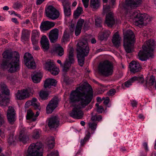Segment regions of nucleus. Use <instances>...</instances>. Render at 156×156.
I'll return each mask as SVG.
<instances>
[{
    "label": "nucleus",
    "instance_id": "69168bd1",
    "mask_svg": "<svg viewBox=\"0 0 156 156\" xmlns=\"http://www.w3.org/2000/svg\"><path fill=\"white\" fill-rule=\"evenodd\" d=\"M25 105L27 106L32 105L31 101H29L27 102L26 103Z\"/></svg>",
    "mask_w": 156,
    "mask_h": 156
},
{
    "label": "nucleus",
    "instance_id": "e2e57ef3",
    "mask_svg": "<svg viewBox=\"0 0 156 156\" xmlns=\"http://www.w3.org/2000/svg\"><path fill=\"white\" fill-rule=\"evenodd\" d=\"M44 0H37L36 4L37 5H40L41 4Z\"/></svg>",
    "mask_w": 156,
    "mask_h": 156
},
{
    "label": "nucleus",
    "instance_id": "c756f323",
    "mask_svg": "<svg viewBox=\"0 0 156 156\" xmlns=\"http://www.w3.org/2000/svg\"><path fill=\"white\" fill-rule=\"evenodd\" d=\"M54 51L60 56H62L64 54L63 49L59 44H57L55 45Z\"/></svg>",
    "mask_w": 156,
    "mask_h": 156
},
{
    "label": "nucleus",
    "instance_id": "412c9836",
    "mask_svg": "<svg viewBox=\"0 0 156 156\" xmlns=\"http://www.w3.org/2000/svg\"><path fill=\"white\" fill-rule=\"evenodd\" d=\"M105 23L108 26L111 27L115 23V20L113 17V14L110 12L107 14L106 17Z\"/></svg>",
    "mask_w": 156,
    "mask_h": 156
},
{
    "label": "nucleus",
    "instance_id": "a18cd8bd",
    "mask_svg": "<svg viewBox=\"0 0 156 156\" xmlns=\"http://www.w3.org/2000/svg\"><path fill=\"white\" fill-rule=\"evenodd\" d=\"M83 11L82 8L80 7H78L74 11V14L75 16H78L82 13Z\"/></svg>",
    "mask_w": 156,
    "mask_h": 156
},
{
    "label": "nucleus",
    "instance_id": "b1692460",
    "mask_svg": "<svg viewBox=\"0 0 156 156\" xmlns=\"http://www.w3.org/2000/svg\"><path fill=\"white\" fill-rule=\"evenodd\" d=\"M155 82V77L151 75L149 77H147L146 78L145 81L143 82L144 83V86L146 87H149L153 85Z\"/></svg>",
    "mask_w": 156,
    "mask_h": 156
},
{
    "label": "nucleus",
    "instance_id": "aec40b11",
    "mask_svg": "<svg viewBox=\"0 0 156 156\" xmlns=\"http://www.w3.org/2000/svg\"><path fill=\"white\" fill-rule=\"evenodd\" d=\"M59 120L57 116L51 117L49 120L48 126L50 128L57 127L59 125Z\"/></svg>",
    "mask_w": 156,
    "mask_h": 156
},
{
    "label": "nucleus",
    "instance_id": "f03ea898",
    "mask_svg": "<svg viewBox=\"0 0 156 156\" xmlns=\"http://www.w3.org/2000/svg\"><path fill=\"white\" fill-rule=\"evenodd\" d=\"M4 58L11 60L8 64L6 61H3L1 66L3 69L9 68V72L12 73L19 69L20 55L18 53L15 51H5L2 54Z\"/></svg>",
    "mask_w": 156,
    "mask_h": 156
},
{
    "label": "nucleus",
    "instance_id": "bf43d9fd",
    "mask_svg": "<svg viewBox=\"0 0 156 156\" xmlns=\"http://www.w3.org/2000/svg\"><path fill=\"white\" fill-rule=\"evenodd\" d=\"M137 104V102L135 100H133L131 102V105L133 107H136Z\"/></svg>",
    "mask_w": 156,
    "mask_h": 156
},
{
    "label": "nucleus",
    "instance_id": "79ce46f5",
    "mask_svg": "<svg viewBox=\"0 0 156 156\" xmlns=\"http://www.w3.org/2000/svg\"><path fill=\"white\" fill-rule=\"evenodd\" d=\"M48 93L46 91L41 90L40 93V97L43 99H46L48 95Z\"/></svg>",
    "mask_w": 156,
    "mask_h": 156
},
{
    "label": "nucleus",
    "instance_id": "1a4fd4ad",
    "mask_svg": "<svg viewBox=\"0 0 156 156\" xmlns=\"http://www.w3.org/2000/svg\"><path fill=\"white\" fill-rule=\"evenodd\" d=\"M9 90L6 84L3 83L0 84V104L4 105L8 100L4 96L5 95H8L9 94Z\"/></svg>",
    "mask_w": 156,
    "mask_h": 156
},
{
    "label": "nucleus",
    "instance_id": "6e6552de",
    "mask_svg": "<svg viewBox=\"0 0 156 156\" xmlns=\"http://www.w3.org/2000/svg\"><path fill=\"white\" fill-rule=\"evenodd\" d=\"M42 146L40 142L31 144L29 147L26 156H42Z\"/></svg>",
    "mask_w": 156,
    "mask_h": 156
},
{
    "label": "nucleus",
    "instance_id": "603ef678",
    "mask_svg": "<svg viewBox=\"0 0 156 156\" xmlns=\"http://www.w3.org/2000/svg\"><path fill=\"white\" fill-rule=\"evenodd\" d=\"M115 93V90L114 89L110 90L107 93V95L108 96H112L114 95Z\"/></svg>",
    "mask_w": 156,
    "mask_h": 156
},
{
    "label": "nucleus",
    "instance_id": "4be33fe9",
    "mask_svg": "<svg viewBox=\"0 0 156 156\" xmlns=\"http://www.w3.org/2000/svg\"><path fill=\"white\" fill-rule=\"evenodd\" d=\"M18 138L20 141L23 143H26L28 140V137L27 135V131L24 128H23L20 131Z\"/></svg>",
    "mask_w": 156,
    "mask_h": 156
},
{
    "label": "nucleus",
    "instance_id": "f3484780",
    "mask_svg": "<svg viewBox=\"0 0 156 156\" xmlns=\"http://www.w3.org/2000/svg\"><path fill=\"white\" fill-rule=\"evenodd\" d=\"M55 25V23L54 22L46 21L41 23L40 28L41 31H46L50 29Z\"/></svg>",
    "mask_w": 156,
    "mask_h": 156
},
{
    "label": "nucleus",
    "instance_id": "6e6d98bb",
    "mask_svg": "<svg viewBox=\"0 0 156 156\" xmlns=\"http://www.w3.org/2000/svg\"><path fill=\"white\" fill-rule=\"evenodd\" d=\"M102 100H104V104L105 105H107L108 104L109 101V98L108 97H107L106 98H103Z\"/></svg>",
    "mask_w": 156,
    "mask_h": 156
},
{
    "label": "nucleus",
    "instance_id": "6ab92c4d",
    "mask_svg": "<svg viewBox=\"0 0 156 156\" xmlns=\"http://www.w3.org/2000/svg\"><path fill=\"white\" fill-rule=\"evenodd\" d=\"M142 2V0H126V4L131 8H135L139 6Z\"/></svg>",
    "mask_w": 156,
    "mask_h": 156
},
{
    "label": "nucleus",
    "instance_id": "864d4df0",
    "mask_svg": "<svg viewBox=\"0 0 156 156\" xmlns=\"http://www.w3.org/2000/svg\"><path fill=\"white\" fill-rule=\"evenodd\" d=\"M89 0H82L84 6L85 8H87L88 5Z\"/></svg>",
    "mask_w": 156,
    "mask_h": 156
},
{
    "label": "nucleus",
    "instance_id": "09e8293b",
    "mask_svg": "<svg viewBox=\"0 0 156 156\" xmlns=\"http://www.w3.org/2000/svg\"><path fill=\"white\" fill-rule=\"evenodd\" d=\"M90 138L89 135L86 136L83 139H82L80 141V144L81 146L83 145L85 143V142L88 140Z\"/></svg>",
    "mask_w": 156,
    "mask_h": 156
},
{
    "label": "nucleus",
    "instance_id": "ea45409f",
    "mask_svg": "<svg viewBox=\"0 0 156 156\" xmlns=\"http://www.w3.org/2000/svg\"><path fill=\"white\" fill-rule=\"evenodd\" d=\"M54 141V138L53 137L51 136L49 138L48 140V145L49 148H52L54 147L55 144Z\"/></svg>",
    "mask_w": 156,
    "mask_h": 156
},
{
    "label": "nucleus",
    "instance_id": "9d476101",
    "mask_svg": "<svg viewBox=\"0 0 156 156\" xmlns=\"http://www.w3.org/2000/svg\"><path fill=\"white\" fill-rule=\"evenodd\" d=\"M75 62L74 58L73 49L71 48H69L68 58H67L62 66L63 70L66 72L69 70L71 64Z\"/></svg>",
    "mask_w": 156,
    "mask_h": 156
},
{
    "label": "nucleus",
    "instance_id": "c9c22d12",
    "mask_svg": "<svg viewBox=\"0 0 156 156\" xmlns=\"http://www.w3.org/2000/svg\"><path fill=\"white\" fill-rule=\"evenodd\" d=\"M29 37L28 33L27 30H23L22 31L21 40L23 41H27Z\"/></svg>",
    "mask_w": 156,
    "mask_h": 156
},
{
    "label": "nucleus",
    "instance_id": "c03bdc74",
    "mask_svg": "<svg viewBox=\"0 0 156 156\" xmlns=\"http://www.w3.org/2000/svg\"><path fill=\"white\" fill-rule=\"evenodd\" d=\"M53 75H56L58 74L59 71V69L56 67L55 65L54 66L53 68H51V70L49 71Z\"/></svg>",
    "mask_w": 156,
    "mask_h": 156
},
{
    "label": "nucleus",
    "instance_id": "2f4dec72",
    "mask_svg": "<svg viewBox=\"0 0 156 156\" xmlns=\"http://www.w3.org/2000/svg\"><path fill=\"white\" fill-rule=\"evenodd\" d=\"M42 75L41 73H37L34 74L32 76V79L34 83H39L42 78Z\"/></svg>",
    "mask_w": 156,
    "mask_h": 156
},
{
    "label": "nucleus",
    "instance_id": "473e14b6",
    "mask_svg": "<svg viewBox=\"0 0 156 156\" xmlns=\"http://www.w3.org/2000/svg\"><path fill=\"white\" fill-rule=\"evenodd\" d=\"M26 117L27 119H29L33 121H34L36 120L34 112L31 110H29L27 111Z\"/></svg>",
    "mask_w": 156,
    "mask_h": 156
},
{
    "label": "nucleus",
    "instance_id": "3c124183",
    "mask_svg": "<svg viewBox=\"0 0 156 156\" xmlns=\"http://www.w3.org/2000/svg\"><path fill=\"white\" fill-rule=\"evenodd\" d=\"M110 7L109 5H103V12L105 13L109 11Z\"/></svg>",
    "mask_w": 156,
    "mask_h": 156
},
{
    "label": "nucleus",
    "instance_id": "f704fd0d",
    "mask_svg": "<svg viewBox=\"0 0 156 156\" xmlns=\"http://www.w3.org/2000/svg\"><path fill=\"white\" fill-rule=\"evenodd\" d=\"M90 6L94 9H97L100 5V0H90Z\"/></svg>",
    "mask_w": 156,
    "mask_h": 156
},
{
    "label": "nucleus",
    "instance_id": "7c9ffc66",
    "mask_svg": "<svg viewBox=\"0 0 156 156\" xmlns=\"http://www.w3.org/2000/svg\"><path fill=\"white\" fill-rule=\"evenodd\" d=\"M55 64L53 60H48L44 65V69L48 71L51 70V68H53Z\"/></svg>",
    "mask_w": 156,
    "mask_h": 156
},
{
    "label": "nucleus",
    "instance_id": "58836bf2",
    "mask_svg": "<svg viewBox=\"0 0 156 156\" xmlns=\"http://www.w3.org/2000/svg\"><path fill=\"white\" fill-rule=\"evenodd\" d=\"M70 36L69 33L67 30H65L63 35L62 41L63 42H67L69 40Z\"/></svg>",
    "mask_w": 156,
    "mask_h": 156
},
{
    "label": "nucleus",
    "instance_id": "4d7b16f0",
    "mask_svg": "<svg viewBox=\"0 0 156 156\" xmlns=\"http://www.w3.org/2000/svg\"><path fill=\"white\" fill-rule=\"evenodd\" d=\"M97 110L98 112L99 113H102L104 111V108L102 106H100L98 107Z\"/></svg>",
    "mask_w": 156,
    "mask_h": 156
},
{
    "label": "nucleus",
    "instance_id": "8fccbe9b",
    "mask_svg": "<svg viewBox=\"0 0 156 156\" xmlns=\"http://www.w3.org/2000/svg\"><path fill=\"white\" fill-rule=\"evenodd\" d=\"M59 155L58 152L57 150L53 151L50 154H48L47 156H58Z\"/></svg>",
    "mask_w": 156,
    "mask_h": 156
},
{
    "label": "nucleus",
    "instance_id": "423d86ee",
    "mask_svg": "<svg viewBox=\"0 0 156 156\" xmlns=\"http://www.w3.org/2000/svg\"><path fill=\"white\" fill-rule=\"evenodd\" d=\"M135 35L132 31L129 30L124 34V46L126 51L130 53L133 50Z\"/></svg>",
    "mask_w": 156,
    "mask_h": 156
},
{
    "label": "nucleus",
    "instance_id": "72a5a7b5",
    "mask_svg": "<svg viewBox=\"0 0 156 156\" xmlns=\"http://www.w3.org/2000/svg\"><path fill=\"white\" fill-rule=\"evenodd\" d=\"M111 33L109 30L105 31L102 34H99L98 36L99 38L101 40H106L108 37Z\"/></svg>",
    "mask_w": 156,
    "mask_h": 156
},
{
    "label": "nucleus",
    "instance_id": "f257e3e1",
    "mask_svg": "<svg viewBox=\"0 0 156 156\" xmlns=\"http://www.w3.org/2000/svg\"><path fill=\"white\" fill-rule=\"evenodd\" d=\"M93 95L91 87L82 84L75 90H73L70 94L69 102L73 108L70 113L73 118L80 119L83 115L82 109L85 108L91 101Z\"/></svg>",
    "mask_w": 156,
    "mask_h": 156
},
{
    "label": "nucleus",
    "instance_id": "ddd939ff",
    "mask_svg": "<svg viewBox=\"0 0 156 156\" xmlns=\"http://www.w3.org/2000/svg\"><path fill=\"white\" fill-rule=\"evenodd\" d=\"M58 101V99L57 98H54L50 101L46 107L47 113L50 114L53 112L57 106Z\"/></svg>",
    "mask_w": 156,
    "mask_h": 156
},
{
    "label": "nucleus",
    "instance_id": "338daca9",
    "mask_svg": "<svg viewBox=\"0 0 156 156\" xmlns=\"http://www.w3.org/2000/svg\"><path fill=\"white\" fill-rule=\"evenodd\" d=\"M8 12L11 15H14L15 16V14L16 13L13 10L9 11Z\"/></svg>",
    "mask_w": 156,
    "mask_h": 156
},
{
    "label": "nucleus",
    "instance_id": "5701e85b",
    "mask_svg": "<svg viewBox=\"0 0 156 156\" xmlns=\"http://www.w3.org/2000/svg\"><path fill=\"white\" fill-rule=\"evenodd\" d=\"M40 34L39 30H32L31 37V40L32 44H36L38 43Z\"/></svg>",
    "mask_w": 156,
    "mask_h": 156
},
{
    "label": "nucleus",
    "instance_id": "37998d69",
    "mask_svg": "<svg viewBox=\"0 0 156 156\" xmlns=\"http://www.w3.org/2000/svg\"><path fill=\"white\" fill-rule=\"evenodd\" d=\"M41 131L39 129L34 130L33 132L32 136L34 138L37 139L39 137Z\"/></svg>",
    "mask_w": 156,
    "mask_h": 156
},
{
    "label": "nucleus",
    "instance_id": "39448f33",
    "mask_svg": "<svg viewBox=\"0 0 156 156\" xmlns=\"http://www.w3.org/2000/svg\"><path fill=\"white\" fill-rule=\"evenodd\" d=\"M77 58L79 65L82 66L84 64V57L89 53V49L86 41H80L77 44Z\"/></svg>",
    "mask_w": 156,
    "mask_h": 156
},
{
    "label": "nucleus",
    "instance_id": "f8f14e48",
    "mask_svg": "<svg viewBox=\"0 0 156 156\" xmlns=\"http://www.w3.org/2000/svg\"><path fill=\"white\" fill-rule=\"evenodd\" d=\"M24 62L29 69H34L36 67L35 63L32 55L29 53H26L24 56Z\"/></svg>",
    "mask_w": 156,
    "mask_h": 156
},
{
    "label": "nucleus",
    "instance_id": "4c0bfd02",
    "mask_svg": "<svg viewBox=\"0 0 156 156\" xmlns=\"http://www.w3.org/2000/svg\"><path fill=\"white\" fill-rule=\"evenodd\" d=\"M95 20L96 26L97 27H100L101 28L102 27V21L101 18L99 17L95 16Z\"/></svg>",
    "mask_w": 156,
    "mask_h": 156
},
{
    "label": "nucleus",
    "instance_id": "5fc2aeb1",
    "mask_svg": "<svg viewBox=\"0 0 156 156\" xmlns=\"http://www.w3.org/2000/svg\"><path fill=\"white\" fill-rule=\"evenodd\" d=\"M143 146L144 148V149L145 151L147 152L148 151L149 149L148 147V144L147 142L144 143L143 144Z\"/></svg>",
    "mask_w": 156,
    "mask_h": 156
},
{
    "label": "nucleus",
    "instance_id": "680f3d73",
    "mask_svg": "<svg viewBox=\"0 0 156 156\" xmlns=\"http://www.w3.org/2000/svg\"><path fill=\"white\" fill-rule=\"evenodd\" d=\"M7 79L10 81H12L13 80V76L10 75H7Z\"/></svg>",
    "mask_w": 156,
    "mask_h": 156
},
{
    "label": "nucleus",
    "instance_id": "e433bc0d",
    "mask_svg": "<svg viewBox=\"0 0 156 156\" xmlns=\"http://www.w3.org/2000/svg\"><path fill=\"white\" fill-rule=\"evenodd\" d=\"M31 101L32 105L33 106L35 109H40L39 103L37 101V99L35 98H34Z\"/></svg>",
    "mask_w": 156,
    "mask_h": 156
},
{
    "label": "nucleus",
    "instance_id": "0e129e2a",
    "mask_svg": "<svg viewBox=\"0 0 156 156\" xmlns=\"http://www.w3.org/2000/svg\"><path fill=\"white\" fill-rule=\"evenodd\" d=\"M0 136L2 138H4L5 137V135L4 133L0 130Z\"/></svg>",
    "mask_w": 156,
    "mask_h": 156
},
{
    "label": "nucleus",
    "instance_id": "2eb2a0df",
    "mask_svg": "<svg viewBox=\"0 0 156 156\" xmlns=\"http://www.w3.org/2000/svg\"><path fill=\"white\" fill-rule=\"evenodd\" d=\"M30 96L29 92L27 89L18 90L16 95V98L18 100H24Z\"/></svg>",
    "mask_w": 156,
    "mask_h": 156
},
{
    "label": "nucleus",
    "instance_id": "c85d7f7f",
    "mask_svg": "<svg viewBox=\"0 0 156 156\" xmlns=\"http://www.w3.org/2000/svg\"><path fill=\"white\" fill-rule=\"evenodd\" d=\"M121 39L118 33H115L113 36L112 39V42L115 46L118 47L119 45Z\"/></svg>",
    "mask_w": 156,
    "mask_h": 156
},
{
    "label": "nucleus",
    "instance_id": "a19ab883",
    "mask_svg": "<svg viewBox=\"0 0 156 156\" xmlns=\"http://www.w3.org/2000/svg\"><path fill=\"white\" fill-rule=\"evenodd\" d=\"M23 7V5L22 3L19 2H15L12 5V8L16 10L21 9Z\"/></svg>",
    "mask_w": 156,
    "mask_h": 156
},
{
    "label": "nucleus",
    "instance_id": "bb28decb",
    "mask_svg": "<svg viewBox=\"0 0 156 156\" xmlns=\"http://www.w3.org/2000/svg\"><path fill=\"white\" fill-rule=\"evenodd\" d=\"M84 22V20L81 19L78 21L75 30V34L76 36H78L80 34Z\"/></svg>",
    "mask_w": 156,
    "mask_h": 156
},
{
    "label": "nucleus",
    "instance_id": "13d9d810",
    "mask_svg": "<svg viewBox=\"0 0 156 156\" xmlns=\"http://www.w3.org/2000/svg\"><path fill=\"white\" fill-rule=\"evenodd\" d=\"M38 43H36V44H32L33 45V48L34 50H38L40 49V48L39 46L37 45V44Z\"/></svg>",
    "mask_w": 156,
    "mask_h": 156
},
{
    "label": "nucleus",
    "instance_id": "0eeeda50",
    "mask_svg": "<svg viewBox=\"0 0 156 156\" xmlns=\"http://www.w3.org/2000/svg\"><path fill=\"white\" fill-rule=\"evenodd\" d=\"M99 73L103 76H108L113 73V66L112 63L108 60L101 62L98 66Z\"/></svg>",
    "mask_w": 156,
    "mask_h": 156
},
{
    "label": "nucleus",
    "instance_id": "cd10ccee",
    "mask_svg": "<svg viewBox=\"0 0 156 156\" xmlns=\"http://www.w3.org/2000/svg\"><path fill=\"white\" fill-rule=\"evenodd\" d=\"M57 83V81L55 79L49 78L47 79L45 81L44 86L45 88H50L51 86H55Z\"/></svg>",
    "mask_w": 156,
    "mask_h": 156
},
{
    "label": "nucleus",
    "instance_id": "de8ad7c7",
    "mask_svg": "<svg viewBox=\"0 0 156 156\" xmlns=\"http://www.w3.org/2000/svg\"><path fill=\"white\" fill-rule=\"evenodd\" d=\"M21 23L22 26L25 27L30 26L31 25V23L28 19H27L23 21Z\"/></svg>",
    "mask_w": 156,
    "mask_h": 156
},
{
    "label": "nucleus",
    "instance_id": "4468645a",
    "mask_svg": "<svg viewBox=\"0 0 156 156\" xmlns=\"http://www.w3.org/2000/svg\"><path fill=\"white\" fill-rule=\"evenodd\" d=\"M7 115L8 121L13 124L15 120V111L12 106H9L7 111Z\"/></svg>",
    "mask_w": 156,
    "mask_h": 156
},
{
    "label": "nucleus",
    "instance_id": "774afa93",
    "mask_svg": "<svg viewBox=\"0 0 156 156\" xmlns=\"http://www.w3.org/2000/svg\"><path fill=\"white\" fill-rule=\"evenodd\" d=\"M138 117L140 119L142 120H143L145 118L144 116L142 114H139Z\"/></svg>",
    "mask_w": 156,
    "mask_h": 156
},
{
    "label": "nucleus",
    "instance_id": "9b49d317",
    "mask_svg": "<svg viewBox=\"0 0 156 156\" xmlns=\"http://www.w3.org/2000/svg\"><path fill=\"white\" fill-rule=\"evenodd\" d=\"M45 12L46 16L52 20L57 19L59 16V12L51 5L48 6Z\"/></svg>",
    "mask_w": 156,
    "mask_h": 156
},
{
    "label": "nucleus",
    "instance_id": "7ed1b4c3",
    "mask_svg": "<svg viewBox=\"0 0 156 156\" xmlns=\"http://www.w3.org/2000/svg\"><path fill=\"white\" fill-rule=\"evenodd\" d=\"M122 9L126 12L125 15L126 17L129 16L134 25L140 27L146 25L150 21L149 16L145 13H141L139 11L135 10L130 12L129 10L124 8Z\"/></svg>",
    "mask_w": 156,
    "mask_h": 156
},
{
    "label": "nucleus",
    "instance_id": "dca6fc26",
    "mask_svg": "<svg viewBox=\"0 0 156 156\" xmlns=\"http://www.w3.org/2000/svg\"><path fill=\"white\" fill-rule=\"evenodd\" d=\"M130 71L131 72L135 73L140 71L141 69V66L137 61H133L129 63Z\"/></svg>",
    "mask_w": 156,
    "mask_h": 156
},
{
    "label": "nucleus",
    "instance_id": "a211bd4d",
    "mask_svg": "<svg viewBox=\"0 0 156 156\" xmlns=\"http://www.w3.org/2000/svg\"><path fill=\"white\" fill-rule=\"evenodd\" d=\"M49 39L51 42H54L57 41L58 37V30L57 28L51 30L49 35Z\"/></svg>",
    "mask_w": 156,
    "mask_h": 156
},
{
    "label": "nucleus",
    "instance_id": "49530a36",
    "mask_svg": "<svg viewBox=\"0 0 156 156\" xmlns=\"http://www.w3.org/2000/svg\"><path fill=\"white\" fill-rule=\"evenodd\" d=\"M88 126L92 130H94L97 128V124L95 122H93L89 123Z\"/></svg>",
    "mask_w": 156,
    "mask_h": 156
},
{
    "label": "nucleus",
    "instance_id": "393cba45",
    "mask_svg": "<svg viewBox=\"0 0 156 156\" xmlns=\"http://www.w3.org/2000/svg\"><path fill=\"white\" fill-rule=\"evenodd\" d=\"M41 43L42 47L44 50L48 49L49 47V41L46 36H42L41 38Z\"/></svg>",
    "mask_w": 156,
    "mask_h": 156
},
{
    "label": "nucleus",
    "instance_id": "a878e982",
    "mask_svg": "<svg viewBox=\"0 0 156 156\" xmlns=\"http://www.w3.org/2000/svg\"><path fill=\"white\" fill-rule=\"evenodd\" d=\"M140 80L141 81H144V78L142 77L134 76L131 78L129 80L125 82L124 85L126 87H128L132 85V83L136 80Z\"/></svg>",
    "mask_w": 156,
    "mask_h": 156
},
{
    "label": "nucleus",
    "instance_id": "20e7f679",
    "mask_svg": "<svg viewBox=\"0 0 156 156\" xmlns=\"http://www.w3.org/2000/svg\"><path fill=\"white\" fill-rule=\"evenodd\" d=\"M154 42L152 40L146 41L142 46V49L138 54V58L142 61L147 60L148 57H151L154 48Z\"/></svg>",
    "mask_w": 156,
    "mask_h": 156
},
{
    "label": "nucleus",
    "instance_id": "052dcab7",
    "mask_svg": "<svg viewBox=\"0 0 156 156\" xmlns=\"http://www.w3.org/2000/svg\"><path fill=\"white\" fill-rule=\"evenodd\" d=\"M12 21L15 23L16 24H19V22L18 21L17 19L15 18H13L12 19H11Z\"/></svg>",
    "mask_w": 156,
    "mask_h": 156
}]
</instances>
